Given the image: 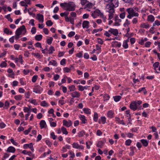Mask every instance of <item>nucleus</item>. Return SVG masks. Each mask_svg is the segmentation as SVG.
<instances>
[{
	"label": "nucleus",
	"mask_w": 160,
	"mask_h": 160,
	"mask_svg": "<svg viewBox=\"0 0 160 160\" xmlns=\"http://www.w3.org/2000/svg\"><path fill=\"white\" fill-rule=\"evenodd\" d=\"M118 0H112L110 3L107 4L106 6V12L109 13L108 20H111L113 18L115 14V10L114 8L118 6Z\"/></svg>",
	"instance_id": "f257e3e1"
},
{
	"label": "nucleus",
	"mask_w": 160,
	"mask_h": 160,
	"mask_svg": "<svg viewBox=\"0 0 160 160\" xmlns=\"http://www.w3.org/2000/svg\"><path fill=\"white\" fill-rule=\"evenodd\" d=\"M138 9L137 8H129L126 9L127 12H128V15L127 18L131 19L132 17H138L139 14L138 13Z\"/></svg>",
	"instance_id": "f03ea898"
},
{
	"label": "nucleus",
	"mask_w": 160,
	"mask_h": 160,
	"mask_svg": "<svg viewBox=\"0 0 160 160\" xmlns=\"http://www.w3.org/2000/svg\"><path fill=\"white\" fill-rule=\"evenodd\" d=\"M75 5L73 2H69L68 3V7L65 10L69 11H73L75 10Z\"/></svg>",
	"instance_id": "7ed1b4c3"
},
{
	"label": "nucleus",
	"mask_w": 160,
	"mask_h": 160,
	"mask_svg": "<svg viewBox=\"0 0 160 160\" xmlns=\"http://www.w3.org/2000/svg\"><path fill=\"white\" fill-rule=\"evenodd\" d=\"M42 90V88L38 86H36L33 88V91L36 93L40 94Z\"/></svg>",
	"instance_id": "20e7f679"
},
{
	"label": "nucleus",
	"mask_w": 160,
	"mask_h": 160,
	"mask_svg": "<svg viewBox=\"0 0 160 160\" xmlns=\"http://www.w3.org/2000/svg\"><path fill=\"white\" fill-rule=\"evenodd\" d=\"M130 108L133 111H135L138 108L137 105L135 101H133L130 105Z\"/></svg>",
	"instance_id": "39448f33"
},
{
	"label": "nucleus",
	"mask_w": 160,
	"mask_h": 160,
	"mask_svg": "<svg viewBox=\"0 0 160 160\" xmlns=\"http://www.w3.org/2000/svg\"><path fill=\"white\" fill-rule=\"evenodd\" d=\"M109 32H110L111 34H112L115 36H117L118 34V29L112 28H110L109 30Z\"/></svg>",
	"instance_id": "423d86ee"
},
{
	"label": "nucleus",
	"mask_w": 160,
	"mask_h": 160,
	"mask_svg": "<svg viewBox=\"0 0 160 160\" xmlns=\"http://www.w3.org/2000/svg\"><path fill=\"white\" fill-rule=\"evenodd\" d=\"M70 94L73 98H79L80 96V93L76 91L71 93Z\"/></svg>",
	"instance_id": "0eeeda50"
},
{
	"label": "nucleus",
	"mask_w": 160,
	"mask_h": 160,
	"mask_svg": "<svg viewBox=\"0 0 160 160\" xmlns=\"http://www.w3.org/2000/svg\"><path fill=\"white\" fill-rule=\"evenodd\" d=\"M63 125L68 127H70L72 124V122L71 121H69L68 122L65 120H63Z\"/></svg>",
	"instance_id": "6e6552de"
},
{
	"label": "nucleus",
	"mask_w": 160,
	"mask_h": 160,
	"mask_svg": "<svg viewBox=\"0 0 160 160\" xmlns=\"http://www.w3.org/2000/svg\"><path fill=\"white\" fill-rule=\"evenodd\" d=\"M37 18L42 22H43L44 21L43 16V15L40 13L37 14Z\"/></svg>",
	"instance_id": "1a4fd4ad"
},
{
	"label": "nucleus",
	"mask_w": 160,
	"mask_h": 160,
	"mask_svg": "<svg viewBox=\"0 0 160 160\" xmlns=\"http://www.w3.org/2000/svg\"><path fill=\"white\" fill-rule=\"evenodd\" d=\"M112 45L114 47L119 48L121 46V43L116 41H114L112 43Z\"/></svg>",
	"instance_id": "9d476101"
},
{
	"label": "nucleus",
	"mask_w": 160,
	"mask_h": 160,
	"mask_svg": "<svg viewBox=\"0 0 160 160\" xmlns=\"http://www.w3.org/2000/svg\"><path fill=\"white\" fill-rule=\"evenodd\" d=\"M89 22L87 21H84L82 23V27L83 28H89Z\"/></svg>",
	"instance_id": "9b49d317"
},
{
	"label": "nucleus",
	"mask_w": 160,
	"mask_h": 160,
	"mask_svg": "<svg viewBox=\"0 0 160 160\" xmlns=\"http://www.w3.org/2000/svg\"><path fill=\"white\" fill-rule=\"evenodd\" d=\"M19 28H21V29H19V31L21 32L22 34H24L26 32V29L25 26L24 25H22Z\"/></svg>",
	"instance_id": "f8f14e48"
},
{
	"label": "nucleus",
	"mask_w": 160,
	"mask_h": 160,
	"mask_svg": "<svg viewBox=\"0 0 160 160\" xmlns=\"http://www.w3.org/2000/svg\"><path fill=\"white\" fill-rule=\"evenodd\" d=\"M114 114V112L112 110L109 111L107 113V117L110 118H112L113 117V115Z\"/></svg>",
	"instance_id": "ddd939ff"
},
{
	"label": "nucleus",
	"mask_w": 160,
	"mask_h": 160,
	"mask_svg": "<svg viewBox=\"0 0 160 160\" xmlns=\"http://www.w3.org/2000/svg\"><path fill=\"white\" fill-rule=\"evenodd\" d=\"M15 148L14 147L10 146L8 148L7 151L9 152L13 153L15 152Z\"/></svg>",
	"instance_id": "4468645a"
},
{
	"label": "nucleus",
	"mask_w": 160,
	"mask_h": 160,
	"mask_svg": "<svg viewBox=\"0 0 160 160\" xmlns=\"http://www.w3.org/2000/svg\"><path fill=\"white\" fill-rule=\"evenodd\" d=\"M141 142L143 146L147 147L148 145L149 141L146 139H142L141 140Z\"/></svg>",
	"instance_id": "2eb2a0df"
},
{
	"label": "nucleus",
	"mask_w": 160,
	"mask_h": 160,
	"mask_svg": "<svg viewBox=\"0 0 160 160\" xmlns=\"http://www.w3.org/2000/svg\"><path fill=\"white\" fill-rule=\"evenodd\" d=\"M40 127L41 129L45 127L46 126V123L44 120H42L40 123Z\"/></svg>",
	"instance_id": "dca6fc26"
},
{
	"label": "nucleus",
	"mask_w": 160,
	"mask_h": 160,
	"mask_svg": "<svg viewBox=\"0 0 160 160\" xmlns=\"http://www.w3.org/2000/svg\"><path fill=\"white\" fill-rule=\"evenodd\" d=\"M79 118L82 121V123H85L86 119L85 118V117L83 115H81L79 116Z\"/></svg>",
	"instance_id": "f3484780"
},
{
	"label": "nucleus",
	"mask_w": 160,
	"mask_h": 160,
	"mask_svg": "<svg viewBox=\"0 0 160 160\" xmlns=\"http://www.w3.org/2000/svg\"><path fill=\"white\" fill-rule=\"evenodd\" d=\"M52 65L53 66H57V63L55 60H52L49 62L48 65Z\"/></svg>",
	"instance_id": "a211bd4d"
},
{
	"label": "nucleus",
	"mask_w": 160,
	"mask_h": 160,
	"mask_svg": "<svg viewBox=\"0 0 160 160\" xmlns=\"http://www.w3.org/2000/svg\"><path fill=\"white\" fill-rule=\"evenodd\" d=\"M154 17L152 15H150L148 16V20L151 22H153L154 20Z\"/></svg>",
	"instance_id": "6ab92c4d"
},
{
	"label": "nucleus",
	"mask_w": 160,
	"mask_h": 160,
	"mask_svg": "<svg viewBox=\"0 0 160 160\" xmlns=\"http://www.w3.org/2000/svg\"><path fill=\"white\" fill-rule=\"evenodd\" d=\"M93 12L96 15L99 16L100 17L101 16L102 14H103V13H102L98 9L96 10Z\"/></svg>",
	"instance_id": "aec40b11"
},
{
	"label": "nucleus",
	"mask_w": 160,
	"mask_h": 160,
	"mask_svg": "<svg viewBox=\"0 0 160 160\" xmlns=\"http://www.w3.org/2000/svg\"><path fill=\"white\" fill-rule=\"evenodd\" d=\"M115 118L116 119V121L118 123L123 125H125V123L123 120H121L118 117H116Z\"/></svg>",
	"instance_id": "412c9836"
},
{
	"label": "nucleus",
	"mask_w": 160,
	"mask_h": 160,
	"mask_svg": "<svg viewBox=\"0 0 160 160\" xmlns=\"http://www.w3.org/2000/svg\"><path fill=\"white\" fill-rule=\"evenodd\" d=\"M4 32L5 33L7 34H9L10 35L12 34V31H10L9 29L7 28H5L4 29Z\"/></svg>",
	"instance_id": "4be33fe9"
},
{
	"label": "nucleus",
	"mask_w": 160,
	"mask_h": 160,
	"mask_svg": "<svg viewBox=\"0 0 160 160\" xmlns=\"http://www.w3.org/2000/svg\"><path fill=\"white\" fill-rule=\"evenodd\" d=\"M104 142L102 141H99L97 144V146L98 147L100 148H102V146H103Z\"/></svg>",
	"instance_id": "5701e85b"
},
{
	"label": "nucleus",
	"mask_w": 160,
	"mask_h": 160,
	"mask_svg": "<svg viewBox=\"0 0 160 160\" xmlns=\"http://www.w3.org/2000/svg\"><path fill=\"white\" fill-rule=\"evenodd\" d=\"M42 35L39 34L36 35L35 38V39L38 41H40L42 38Z\"/></svg>",
	"instance_id": "b1692460"
},
{
	"label": "nucleus",
	"mask_w": 160,
	"mask_h": 160,
	"mask_svg": "<svg viewBox=\"0 0 160 160\" xmlns=\"http://www.w3.org/2000/svg\"><path fill=\"white\" fill-rule=\"evenodd\" d=\"M68 88L70 90V92L74 91L76 89L75 86L74 85L69 86L68 87Z\"/></svg>",
	"instance_id": "393cba45"
},
{
	"label": "nucleus",
	"mask_w": 160,
	"mask_h": 160,
	"mask_svg": "<svg viewBox=\"0 0 160 160\" xmlns=\"http://www.w3.org/2000/svg\"><path fill=\"white\" fill-rule=\"evenodd\" d=\"M61 130L62 133L65 135H67L68 134V132L66 130V129L64 127H61Z\"/></svg>",
	"instance_id": "a878e982"
},
{
	"label": "nucleus",
	"mask_w": 160,
	"mask_h": 160,
	"mask_svg": "<svg viewBox=\"0 0 160 160\" xmlns=\"http://www.w3.org/2000/svg\"><path fill=\"white\" fill-rule=\"evenodd\" d=\"M140 27L141 28H148L149 27V25L148 24L142 23L141 24Z\"/></svg>",
	"instance_id": "bb28decb"
},
{
	"label": "nucleus",
	"mask_w": 160,
	"mask_h": 160,
	"mask_svg": "<svg viewBox=\"0 0 160 160\" xmlns=\"http://www.w3.org/2000/svg\"><path fill=\"white\" fill-rule=\"evenodd\" d=\"M113 98L114 101L116 102H117L119 101L121 98V97L120 96H116L113 97Z\"/></svg>",
	"instance_id": "cd10ccee"
},
{
	"label": "nucleus",
	"mask_w": 160,
	"mask_h": 160,
	"mask_svg": "<svg viewBox=\"0 0 160 160\" xmlns=\"http://www.w3.org/2000/svg\"><path fill=\"white\" fill-rule=\"evenodd\" d=\"M98 113L96 112H94V116L93 117V120L94 121L96 122L98 121Z\"/></svg>",
	"instance_id": "c85d7f7f"
},
{
	"label": "nucleus",
	"mask_w": 160,
	"mask_h": 160,
	"mask_svg": "<svg viewBox=\"0 0 160 160\" xmlns=\"http://www.w3.org/2000/svg\"><path fill=\"white\" fill-rule=\"evenodd\" d=\"M130 24V23L128 19H126L123 25L124 27H127Z\"/></svg>",
	"instance_id": "c756f323"
},
{
	"label": "nucleus",
	"mask_w": 160,
	"mask_h": 160,
	"mask_svg": "<svg viewBox=\"0 0 160 160\" xmlns=\"http://www.w3.org/2000/svg\"><path fill=\"white\" fill-rule=\"evenodd\" d=\"M48 51V53L49 54H51L53 53V51H55V49L53 47L51 46L49 48Z\"/></svg>",
	"instance_id": "7c9ffc66"
},
{
	"label": "nucleus",
	"mask_w": 160,
	"mask_h": 160,
	"mask_svg": "<svg viewBox=\"0 0 160 160\" xmlns=\"http://www.w3.org/2000/svg\"><path fill=\"white\" fill-rule=\"evenodd\" d=\"M125 15L126 12H123L120 14L119 17L123 19L125 18Z\"/></svg>",
	"instance_id": "2f4dec72"
},
{
	"label": "nucleus",
	"mask_w": 160,
	"mask_h": 160,
	"mask_svg": "<svg viewBox=\"0 0 160 160\" xmlns=\"http://www.w3.org/2000/svg\"><path fill=\"white\" fill-rule=\"evenodd\" d=\"M5 17L9 21L11 22H12L13 21L12 19L11 18L10 14H8L7 15L5 16Z\"/></svg>",
	"instance_id": "473e14b6"
},
{
	"label": "nucleus",
	"mask_w": 160,
	"mask_h": 160,
	"mask_svg": "<svg viewBox=\"0 0 160 160\" xmlns=\"http://www.w3.org/2000/svg\"><path fill=\"white\" fill-rule=\"evenodd\" d=\"M14 98L17 100H20L22 98V96L21 95H18L15 96Z\"/></svg>",
	"instance_id": "72a5a7b5"
},
{
	"label": "nucleus",
	"mask_w": 160,
	"mask_h": 160,
	"mask_svg": "<svg viewBox=\"0 0 160 160\" xmlns=\"http://www.w3.org/2000/svg\"><path fill=\"white\" fill-rule=\"evenodd\" d=\"M40 104L41 106L43 107L48 106V104L45 101H42Z\"/></svg>",
	"instance_id": "f704fd0d"
},
{
	"label": "nucleus",
	"mask_w": 160,
	"mask_h": 160,
	"mask_svg": "<svg viewBox=\"0 0 160 160\" xmlns=\"http://www.w3.org/2000/svg\"><path fill=\"white\" fill-rule=\"evenodd\" d=\"M84 112L87 114H90L91 112L90 111V109L88 108H84L83 109Z\"/></svg>",
	"instance_id": "c9c22d12"
},
{
	"label": "nucleus",
	"mask_w": 160,
	"mask_h": 160,
	"mask_svg": "<svg viewBox=\"0 0 160 160\" xmlns=\"http://www.w3.org/2000/svg\"><path fill=\"white\" fill-rule=\"evenodd\" d=\"M32 54L38 58H41V56L38 53H32Z\"/></svg>",
	"instance_id": "e433bc0d"
},
{
	"label": "nucleus",
	"mask_w": 160,
	"mask_h": 160,
	"mask_svg": "<svg viewBox=\"0 0 160 160\" xmlns=\"http://www.w3.org/2000/svg\"><path fill=\"white\" fill-rule=\"evenodd\" d=\"M104 101H107L110 98V96L108 94H106L104 95L103 96Z\"/></svg>",
	"instance_id": "4c0bfd02"
},
{
	"label": "nucleus",
	"mask_w": 160,
	"mask_h": 160,
	"mask_svg": "<svg viewBox=\"0 0 160 160\" xmlns=\"http://www.w3.org/2000/svg\"><path fill=\"white\" fill-rule=\"evenodd\" d=\"M159 62H157L154 63L153 65V66L154 68V69H156L159 66Z\"/></svg>",
	"instance_id": "58836bf2"
},
{
	"label": "nucleus",
	"mask_w": 160,
	"mask_h": 160,
	"mask_svg": "<svg viewBox=\"0 0 160 160\" xmlns=\"http://www.w3.org/2000/svg\"><path fill=\"white\" fill-rule=\"evenodd\" d=\"M122 46L125 48H127L128 47V45L126 41H124L123 43Z\"/></svg>",
	"instance_id": "ea45409f"
},
{
	"label": "nucleus",
	"mask_w": 160,
	"mask_h": 160,
	"mask_svg": "<svg viewBox=\"0 0 160 160\" xmlns=\"http://www.w3.org/2000/svg\"><path fill=\"white\" fill-rule=\"evenodd\" d=\"M46 24L48 26H50L52 25L53 22H51V20H48L46 22Z\"/></svg>",
	"instance_id": "a19ab883"
},
{
	"label": "nucleus",
	"mask_w": 160,
	"mask_h": 160,
	"mask_svg": "<svg viewBox=\"0 0 160 160\" xmlns=\"http://www.w3.org/2000/svg\"><path fill=\"white\" fill-rule=\"evenodd\" d=\"M71 70V68L65 67L63 68V71L65 72H68Z\"/></svg>",
	"instance_id": "79ce46f5"
},
{
	"label": "nucleus",
	"mask_w": 160,
	"mask_h": 160,
	"mask_svg": "<svg viewBox=\"0 0 160 160\" xmlns=\"http://www.w3.org/2000/svg\"><path fill=\"white\" fill-rule=\"evenodd\" d=\"M85 134V132L84 131H82L78 133V136L79 137L83 136Z\"/></svg>",
	"instance_id": "37998d69"
},
{
	"label": "nucleus",
	"mask_w": 160,
	"mask_h": 160,
	"mask_svg": "<svg viewBox=\"0 0 160 160\" xmlns=\"http://www.w3.org/2000/svg\"><path fill=\"white\" fill-rule=\"evenodd\" d=\"M53 40L52 37H51L49 38L47 40V42L48 44H51L52 43V41Z\"/></svg>",
	"instance_id": "c03bdc74"
},
{
	"label": "nucleus",
	"mask_w": 160,
	"mask_h": 160,
	"mask_svg": "<svg viewBox=\"0 0 160 160\" xmlns=\"http://www.w3.org/2000/svg\"><path fill=\"white\" fill-rule=\"evenodd\" d=\"M68 3L67 2H65L63 3H61L60 4V6L61 7H64L67 8L68 7Z\"/></svg>",
	"instance_id": "a18cd8bd"
},
{
	"label": "nucleus",
	"mask_w": 160,
	"mask_h": 160,
	"mask_svg": "<svg viewBox=\"0 0 160 160\" xmlns=\"http://www.w3.org/2000/svg\"><path fill=\"white\" fill-rule=\"evenodd\" d=\"M7 64L5 62H2L0 65V66L1 68L6 67L7 66Z\"/></svg>",
	"instance_id": "49530a36"
},
{
	"label": "nucleus",
	"mask_w": 160,
	"mask_h": 160,
	"mask_svg": "<svg viewBox=\"0 0 160 160\" xmlns=\"http://www.w3.org/2000/svg\"><path fill=\"white\" fill-rule=\"evenodd\" d=\"M38 78V76L37 75H34V76L32 78V82H36Z\"/></svg>",
	"instance_id": "de8ad7c7"
},
{
	"label": "nucleus",
	"mask_w": 160,
	"mask_h": 160,
	"mask_svg": "<svg viewBox=\"0 0 160 160\" xmlns=\"http://www.w3.org/2000/svg\"><path fill=\"white\" fill-rule=\"evenodd\" d=\"M104 35H105L106 36L109 37L111 36V34L110 32H109V30L108 31H106Z\"/></svg>",
	"instance_id": "09e8293b"
},
{
	"label": "nucleus",
	"mask_w": 160,
	"mask_h": 160,
	"mask_svg": "<svg viewBox=\"0 0 160 160\" xmlns=\"http://www.w3.org/2000/svg\"><path fill=\"white\" fill-rule=\"evenodd\" d=\"M21 28H19L16 30V32H15L16 34H17V35L20 36V35L22 34V33H21V32L19 31H20L19 29H21Z\"/></svg>",
	"instance_id": "8fccbe9b"
},
{
	"label": "nucleus",
	"mask_w": 160,
	"mask_h": 160,
	"mask_svg": "<svg viewBox=\"0 0 160 160\" xmlns=\"http://www.w3.org/2000/svg\"><path fill=\"white\" fill-rule=\"evenodd\" d=\"M101 119L103 124H105L106 122V118L105 117H101Z\"/></svg>",
	"instance_id": "3c124183"
},
{
	"label": "nucleus",
	"mask_w": 160,
	"mask_h": 160,
	"mask_svg": "<svg viewBox=\"0 0 160 160\" xmlns=\"http://www.w3.org/2000/svg\"><path fill=\"white\" fill-rule=\"evenodd\" d=\"M102 28L95 29L93 30L92 32L93 33H95L98 32L99 31H102Z\"/></svg>",
	"instance_id": "603ef678"
},
{
	"label": "nucleus",
	"mask_w": 160,
	"mask_h": 160,
	"mask_svg": "<svg viewBox=\"0 0 160 160\" xmlns=\"http://www.w3.org/2000/svg\"><path fill=\"white\" fill-rule=\"evenodd\" d=\"M131 142L132 141L130 139H128L126 141V145L127 146H129Z\"/></svg>",
	"instance_id": "864d4df0"
},
{
	"label": "nucleus",
	"mask_w": 160,
	"mask_h": 160,
	"mask_svg": "<svg viewBox=\"0 0 160 160\" xmlns=\"http://www.w3.org/2000/svg\"><path fill=\"white\" fill-rule=\"evenodd\" d=\"M75 34V32L73 31L70 32L68 34V36L69 37H71Z\"/></svg>",
	"instance_id": "5fc2aeb1"
},
{
	"label": "nucleus",
	"mask_w": 160,
	"mask_h": 160,
	"mask_svg": "<svg viewBox=\"0 0 160 160\" xmlns=\"http://www.w3.org/2000/svg\"><path fill=\"white\" fill-rule=\"evenodd\" d=\"M133 23L136 24L138 22V19L137 18H134L132 21Z\"/></svg>",
	"instance_id": "6e6d98bb"
},
{
	"label": "nucleus",
	"mask_w": 160,
	"mask_h": 160,
	"mask_svg": "<svg viewBox=\"0 0 160 160\" xmlns=\"http://www.w3.org/2000/svg\"><path fill=\"white\" fill-rule=\"evenodd\" d=\"M29 148L32 152L34 151V148L33 146V144L32 143H30L29 144Z\"/></svg>",
	"instance_id": "4d7b16f0"
},
{
	"label": "nucleus",
	"mask_w": 160,
	"mask_h": 160,
	"mask_svg": "<svg viewBox=\"0 0 160 160\" xmlns=\"http://www.w3.org/2000/svg\"><path fill=\"white\" fill-rule=\"evenodd\" d=\"M31 129V128L30 127L28 130H26L24 131V133L25 134L27 135L30 132Z\"/></svg>",
	"instance_id": "13d9d810"
},
{
	"label": "nucleus",
	"mask_w": 160,
	"mask_h": 160,
	"mask_svg": "<svg viewBox=\"0 0 160 160\" xmlns=\"http://www.w3.org/2000/svg\"><path fill=\"white\" fill-rule=\"evenodd\" d=\"M79 144L77 143H74L73 144V147L78 149L79 146Z\"/></svg>",
	"instance_id": "bf43d9fd"
},
{
	"label": "nucleus",
	"mask_w": 160,
	"mask_h": 160,
	"mask_svg": "<svg viewBox=\"0 0 160 160\" xmlns=\"http://www.w3.org/2000/svg\"><path fill=\"white\" fill-rule=\"evenodd\" d=\"M31 32L32 34H35L36 32V29L35 27H33L32 28Z\"/></svg>",
	"instance_id": "052dcab7"
},
{
	"label": "nucleus",
	"mask_w": 160,
	"mask_h": 160,
	"mask_svg": "<svg viewBox=\"0 0 160 160\" xmlns=\"http://www.w3.org/2000/svg\"><path fill=\"white\" fill-rule=\"evenodd\" d=\"M31 103L33 104L34 105H37L38 104L37 102H36V100L35 99H32L30 101Z\"/></svg>",
	"instance_id": "680f3d73"
},
{
	"label": "nucleus",
	"mask_w": 160,
	"mask_h": 160,
	"mask_svg": "<svg viewBox=\"0 0 160 160\" xmlns=\"http://www.w3.org/2000/svg\"><path fill=\"white\" fill-rule=\"evenodd\" d=\"M65 53L64 52H59L58 55V57H60L62 56Z\"/></svg>",
	"instance_id": "e2e57ef3"
},
{
	"label": "nucleus",
	"mask_w": 160,
	"mask_h": 160,
	"mask_svg": "<svg viewBox=\"0 0 160 160\" xmlns=\"http://www.w3.org/2000/svg\"><path fill=\"white\" fill-rule=\"evenodd\" d=\"M10 141L11 142L15 145L17 146L18 144V143L16 142L13 139H11Z\"/></svg>",
	"instance_id": "0e129e2a"
},
{
	"label": "nucleus",
	"mask_w": 160,
	"mask_h": 160,
	"mask_svg": "<svg viewBox=\"0 0 160 160\" xmlns=\"http://www.w3.org/2000/svg\"><path fill=\"white\" fill-rule=\"evenodd\" d=\"M155 25L158 26L160 25V22H159L158 20H156L155 21L154 23L153 24V26H154Z\"/></svg>",
	"instance_id": "69168bd1"
},
{
	"label": "nucleus",
	"mask_w": 160,
	"mask_h": 160,
	"mask_svg": "<svg viewBox=\"0 0 160 160\" xmlns=\"http://www.w3.org/2000/svg\"><path fill=\"white\" fill-rule=\"evenodd\" d=\"M66 60L65 59H63L60 62V64L61 65H63L66 63Z\"/></svg>",
	"instance_id": "338daca9"
},
{
	"label": "nucleus",
	"mask_w": 160,
	"mask_h": 160,
	"mask_svg": "<svg viewBox=\"0 0 160 160\" xmlns=\"http://www.w3.org/2000/svg\"><path fill=\"white\" fill-rule=\"evenodd\" d=\"M6 126V125L3 122H2L0 123V128H5Z\"/></svg>",
	"instance_id": "774afa93"
}]
</instances>
